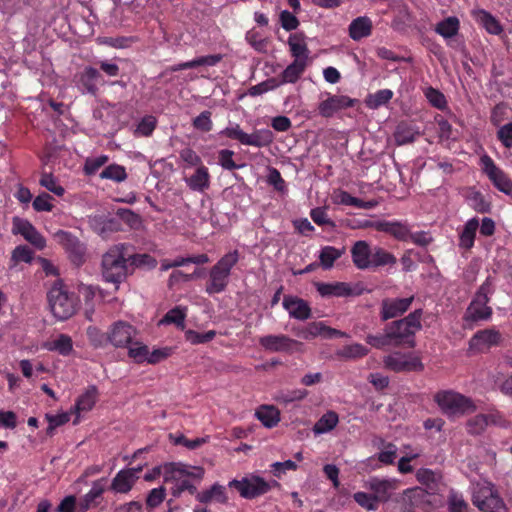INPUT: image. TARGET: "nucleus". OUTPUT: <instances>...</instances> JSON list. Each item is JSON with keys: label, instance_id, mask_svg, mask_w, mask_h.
<instances>
[{"label": "nucleus", "instance_id": "7c9ffc66", "mask_svg": "<svg viewBox=\"0 0 512 512\" xmlns=\"http://www.w3.org/2000/svg\"><path fill=\"white\" fill-rule=\"evenodd\" d=\"M308 63L293 60L280 74L279 85L296 83L305 72Z\"/></svg>", "mask_w": 512, "mask_h": 512}, {"label": "nucleus", "instance_id": "20e7f679", "mask_svg": "<svg viewBox=\"0 0 512 512\" xmlns=\"http://www.w3.org/2000/svg\"><path fill=\"white\" fill-rule=\"evenodd\" d=\"M493 292V281L492 278L488 276L478 288L472 301L468 305L463 317L465 322L474 323L487 321L492 317L493 310L488 306V303L490 301V295H492Z\"/></svg>", "mask_w": 512, "mask_h": 512}, {"label": "nucleus", "instance_id": "f704fd0d", "mask_svg": "<svg viewBox=\"0 0 512 512\" xmlns=\"http://www.w3.org/2000/svg\"><path fill=\"white\" fill-rule=\"evenodd\" d=\"M460 28L459 19L455 16H450L438 22L435 26V32L445 39H451L458 34Z\"/></svg>", "mask_w": 512, "mask_h": 512}, {"label": "nucleus", "instance_id": "a211bd4d", "mask_svg": "<svg viewBox=\"0 0 512 512\" xmlns=\"http://www.w3.org/2000/svg\"><path fill=\"white\" fill-rule=\"evenodd\" d=\"M283 307L288 311L290 317L297 320H307L311 317V308L307 301L296 296H285Z\"/></svg>", "mask_w": 512, "mask_h": 512}, {"label": "nucleus", "instance_id": "dca6fc26", "mask_svg": "<svg viewBox=\"0 0 512 512\" xmlns=\"http://www.w3.org/2000/svg\"><path fill=\"white\" fill-rule=\"evenodd\" d=\"M353 99L345 95H332L329 96L326 100L320 102L318 106L319 114L322 117L330 118L336 112L352 107L354 105Z\"/></svg>", "mask_w": 512, "mask_h": 512}, {"label": "nucleus", "instance_id": "c03bdc74", "mask_svg": "<svg viewBox=\"0 0 512 512\" xmlns=\"http://www.w3.org/2000/svg\"><path fill=\"white\" fill-rule=\"evenodd\" d=\"M337 203L347 206H354L361 209H372L377 205L375 200L364 201L352 196L347 191L341 190L337 196Z\"/></svg>", "mask_w": 512, "mask_h": 512}, {"label": "nucleus", "instance_id": "f8f14e48", "mask_svg": "<svg viewBox=\"0 0 512 512\" xmlns=\"http://www.w3.org/2000/svg\"><path fill=\"white\" fill-rule=\"evenodd\" d=\"M384 365L394 372L422 371L424 365L419 357L394 352L384 358Z\"/></svg>", "mask_w": 512, "mask_h": 512}, {"label": "nucleus", "instance_id": "4d7b16f0", "mask_svg": "<svg viewBox=\"0 0 512 512\" xmlns=\"http://www.w3.org/2000/svg\"><path fill=\"white\" fill-rule=\"evenodd\" d=\"M471 207L479 213H488L491 210V204L480 191H473L469 197Z\"/></svg>", "mask_w": 512, "mask_h": 512}, {"label": "nucleus", "instance_id": "a878e982", "mask_svg": "<svg viewBox=\"0 0 512 512\" xmlns=\"http://www.w3.org/2000/svg\"><path fill=\"white\" fill-rule=\"evenodd\" d=\"M196 499L202 504H209L213 501L219 504L228 503L226 488L219 483H214L209 489L198 492Z\"/></svg>", "mask_w": 512, "mask_h": 512}, {"label": "nucleus", "instance_id": "9d476101", "mask_svg": "<svg viewBox=\"0 0 512 512\" xmlns=\"http://www.w3.org/2000/svg\"><path fill=\"white\" fill-rule=\"evenodd\" d=\"M503 336L495 327L477 331L469 340V351L472 353L486 352L490 348L499 346Z\"/></svg>", "mask_w": 512, "mask_h": 512}, {"label": "nucleus", "instance_id": "69168bd1", "mask_svg": "<svg viewBox=\"0 0 512 512\" xmlns=\"http://www.w3.org/2000/svg\"><path fill=\"white\" fill-rule=\"evenodd\" d=\"M100 177L103 179H111L121 182L126 178L125 168L119 165H109L101 173Z\"/></svg>", "mask_w": 512, "mask_h": 512}, {"label": "nucleus", "instance_id": "e2e57ef3", "mask_svg": "<svg viewBox=\"0 0 512 512\" xmlns=\"http://www.w3.org/2000/svg\"><path fill=\"white\" fill-rule=\"evenodd\" d=\"M32 259L33 251L26 245H19L12 251L11 262H13V266L19 262L30 263Z\"/></svg>", "mask_w": 512, "mask_h": 512}, {"label": "nucleus", "instance_id": "9b49d317", "mask_svg": "<svg viewBox=\"0 0 512 512\" xmlns=\"http://www.w3.org/2000/svg\"><path fill=\"white\" fill-rule=\"evenodd\" d=\"M54 239L65 249L68 253L69 259L77 266L84 262L85 246L84 244L72 233L58 230L54 234Z\"/></svg>", "mask_w": 512, "mask_h": 512}, {"label": "nucleus", "instance_id": "2f4dec72", "mask_svg": "<svg viewBox=\"0 0 512 512\" xmlns=\"http://www.w3.org/2000/svg\"><path fill=\"white\" fill-rule=\"evenodd\" d=\"M221 60H222L221 54L206 55V56H201V57L195 58V59L187 61V62H182V63L176 64L171 68V70L176 72V71L196 68L199 66H215Z\"/></svg>", "mask_w": 512, "mask_h": 512}, {"label": "nucleus", "instance_id": "ea45409f", "mask_svg": "<svg viewBox=\"0 0 512 512\" xmlns=\"http://www.w3.org/2000/svg\"><path fill=\"white\" fill-rule=\"evenodd\" d=\"M157 119L153 115H145L142 117L135 128L133 129V135L136 138L150 137L157 127Z\"/></svg>", "mask_w": 512, "mask_h": 512}, {"label": "nucleus", "instance_id": "1a4fd4ad", "mask_svg": "<svg viewBox=\"0 0 512 512\" xmlns=\"http://www.w3.org/2000/svg\"><path fill=\"white\" fill-rule=\"evenodd\" d=\"M480 166L482 173L487 176L497 190L506 195L512 194L511 178L504 170L495 164L494 160L488 154H483L480 157Z\"/></svg>", "mask_w": 512, "mask_h": 512}, {"label": "nucleus", "instance_id": "412c9836", "mask_svg": "<svg viewBox=\"0 0 512 512\" xmlns=\"http://www.w3.org/2000/svg\"><path fill=\"white\" fill-rule=\"evenodd\" d=\"M288 45L290 54L295 61L308 63L310 51L306 43V36L303 32L290 34Z\"/></svg>", "mask_w": 512, "mask_h": 512}, {"label": "nucleus", "instance_id": "3c124183", "mask_svg": "<svg viewBox=\"0 0 512 512\" xmlns=\"http://www.w3.org/2000/svg\"><path fill=\"white\" fill-rule=\"evenodd\" d=\"M216 336L215 330H209L204 333L189 329L185 332V339L192 345L205 344L212 341Z\"/></svg>", "mask_w": 512, "mask_h": 512}, {"label": "nucleus", "instance_id": "aec40b11", "mask_svg": "<svg viewBox=\"0 0 512 512\" xmlns=\"http://www.w3.org/2000/svg\"><path fill=\"white\" fill-rule=\"evenodd\" d=\"M386 327L394 345L408 344L409 347H414L415 332L412 329L406 325H401L399 320L391 322Z\"/></svg>", "mask_w": 512, "mask_h": 512}, {"label": "nucleus", "instance_id": "c756f323", "mask_svg": "<svg viewBox=\"0 0 512 512\" xmlns=\"http://www.w3.org/2000/svg\"><path fill=\"white\" fill-rule=\"evenodd\" d=\"M372 21L367 16H360L352 20L349 25V36L355 40L359 41L362 38H366L372 33Z\"/></svg>", "mask_w": 512, "mask_h": 512}, {"label": "nucleus", "instance_id": "4be33fe9", "mask_svg": "<svg viewBox=\"0 0 512 512\" xmlns=\"http://www.w3.org/2000/svg\"><path fill=\"white\" fill-rule=\"evenodd\" d=\"M118 218L128 223V210L118 209L116 217L95 216L92 219V225L95 228H99L100 233L115 232L121 227Z\"/></svg>", "mask_w": 512, "mask_h": 512}, {"label": "nucleus", "instance_id": "6ab92c4d", "mask_svg": "<svg viewBox=\"0 0 512 512\" xmlns=\"http://www.w3.org/2000/svg\"><path fill=\"white\" fill-rule=\"evenodd\" d=\"M351 258L354 266L359 270L370 269L372 249L367 241H356L351 247Z\"/></svg>", "mask_w": 512, "mask_h": 512}, {"label": "nucleus", "instance_id": "cd10ccee", "mask_svg": "<svg viewBox=\"0 0 512 512\" xmlns=\"http://www.w3.org/2000/svg\"><path fill=\"white\" fill-rule=\"evenodd\" d=\"M187 186L192 191L204 192L210 187V173L206 166L200 165L195 172L185 179Z\"/></svg>", "mask_w": 512, "mask_h": 512}, {"label": "nucleus", "instance_id": "4c0bfd02", "mask_svg": "<svg viewBox=\"0 0 512 512\" xmlns=\"http://www.w3.org/2000/svg\"><path fill=\"white\" fill-rule=\"evenodd\" d=\"M256 417L265 427L273 428L280 421V412L274 406L264 405L256 411Z\"/></svg>", "mask_w": 512, "mask_h": 512}, {"label": "nucleus", "instance_id": "052dcab7", "mask_svg": "<svg viewBox=\"0 0 512 512\" xmlns=\"http://www.w3.org/2000/svg\"><path fill=\"white\" fill-rule=\"evenodd\" d=\"M73 349L72 339L65 334H61L56 340L51 343L49 350L58 351L61 355L67 356Z\"/></svg>", "mask_w": 512, "mask_h": 512}, {"label": "nucleus", "instance_id": "ddd939ff", "mask_svg": "<svg viewBox=\"0 0 512 512\" xmlns=\"http://www.w3.org/2000/svg\"><path fill=\"white\" fill-rule=\"evenodd\" d=\"M136 347L130 346V358L135 359L137 363L147 362L149 364H158L170 357L174 349L172 347H162L149 351L147 345L135 343Z\"/></svg>", "mask_w": 512, "mask_h": 512}, {"label": "nucleus", "instance_id": "774afa93", "mask_svg": "<svg viewBox=\"0 0 512 512\" xmlns=\"http://www.w3.org/2000/svg\"><path fill=\"white\" fill-rule=\"evenodd\" d=\"M416 479L422 485L427 486L430 489H433L437 484V474L428 468H420L416 472Z\"/></svg>", "mask_w": 512, "mask_h": 512}, {"label": "nucleus", "instance_id": "f257e3e1", "mask_svg": "<svg viewBox=\"0 0 512 512\" xmlns=\"http://www.w3.org/2000/svg\"><path fill=\"white\" fill-rule=\"evenodd\" d=\"M203 476L202 467H193L189 470L181 463H169L164 466L163 479L167 485H170V493L174 498H179L184 492L196 496L198 492L194 481L199 482Z\"/></svg>", "mask_w": 512, "mask_h": 512}, {"label": "nucleus", "instance_id": "338daca9", "mask_svg": "<svg viewBox=\"0 0 512 512\" xmlns=\"http://www.w3.org/2000/svg\"><path fill=\"white\" fill-rule=\"evenodd\" d=\"M87 336L94 347H104L108 344L107 332H102L95 326L87 328Z\"/></svg>", "mask_w": 512, "mask_h": 512}, {"label": "nucleus", "instance_id": "603ef678", "mask_svg": "<svg viewBox=\"0 0 512 512\" xmlns=\"http://www.w3.org/2000/svg\"><path fill=\"white\" fill-rule=\"evenodd\" d=\"M131 266L152 270L157 266V260L150 254H133L130 255V267Z\"/></svg>", "mask_w": 512, "mask_h": 512}, {"label": "nucleus", "instance_id": "423d86ee", "mask_svg": "<svg viewBox=\"0 0 512 512\" xmlns=\"http://www.w3.org/2000/svg\"><path fill=\"white\" fill-rule=\"evenodd\" d=\"M471 500L482 512H508L503 498L491 482L478 483L474 487Z\"/></svg>", "mask_w": 512, "mask_h": 512}, {"label": "nucleus", "instance_id": "49530a36", "mask_svg": "<svg viewBox=\"0 0 512 512\" xmlns=\"http://www.w3.org/2000/svg\"><path fill=\"white\" fill-rule=\"evenodd\" d=\"M97 389L95 386H92L87 389V391L82 394L75 405L76 412L80 414L81 412H86L92 409L96 402Z\"/></svg>", "mask_w": 512, "mask_h": 512}, {"label": "nucleus", "instance_id": "7ed1b4c3", "mask_svg": "<svg viewBox=\"0 0 512 512\" xmlns=\"http://www.w3.org/2000/svg\"><path fill=\"white\" fill-rule=\"evenodd\" d=\"M239 261V252L231 251L223 255L209 271V280L205 286L208 295L222 293L229 284L231 270Z\"/></svg>", "mask_w": 512, "mask_h": 512}, {"label": "nucleus", "instance_id": "5fc2aeb1", "mask_svg": "<svg viewBox=\"0 0 512 512\" xmlns=\"http://www.w3.org/2000/svg\"><path fill=\"white\" fill-rule=\"evenodd\" d=\"M307 395L308 392L305 389L281 391L276 396V401L280 404H289L295 401L303 400Z\"/></svg>", "mask_w": 512, "mask_h": 512}, {"label": "nucleus", "instance_id": "5701e85b", "mask_svg": "<svg viewBox=\"0 0 512 512\" xmlns=\"http://www.w3.org/2000/svg\"><path fill=\"white\" fill-rule=\"evenodd\" d=\"M375 229L393 236L398 241L409 240L410 228L408 224L399 221H380L375 224Z\"/></svg>", "mask_w": 512, "mask_h": 512}, {"label": "nucleus", "instance_id": "c9c22d12", "mask_svg": "<svg viewBox=\"0 0 512 512\" xmlns=\"http://www.w3.org/2000/svg\"><path fill=\"white\" fill-rule=\"evenodd\" d=\"M102 81L101 73L93 67H86L80 76L81 85L91 94L96 93L97 84Z\"/></svg>", "mask_w": 512, "mask_h": 512}, {"label": "nucleus", "instance_id": "f03ea898", "mask_svg": "<svg viewBox=\"0 0 512 512\" xmlns=\"http://www.w3.org/2000/svg\"><path fill=\"white\" fill-rule=\"evenodd\" d=\"M47 301L52 315L59 321L71 318L78 310L79 298L68 290L62 280H56L47 292Z\"/></svg>", "mask_w": 512, "mask_h": 512}, {"label": "nucleus", "instance_id": "b1692460", "mask_svg": "<svg viewBox=\"0 0 512 512\" xmlns=\"http://www.w3.org/2000/svg\"><path fill=\"white\" fill-rule=\"evenodd\" d=\"M108 343L115 348L128 346V323L118 320L110 325L107 330Z\"/></svg>", "mask_w": 512, "mask_h": 512}, {"label": "nucleus", "instance_id": "393cba45", "mask_svg": "<svg viewBox=\"0 0 512 512\" xmlns=\"http://www.w3.org/2000/svg\"><path fill=\"white\" fill-rule=\"evenodd\" d=\"M369 488L374 493L378 502H386L390 499L392 491L397 488L396 480L372 478L369 481Z\"/></svg>", "mask_w": 512, "mask_h": 512}, {"label": "nucleus", "instance_id": "473e14b6", "mask_svg": "<svg viewBox=\"0 0 512 512\" xmlns=\"http://www.w3.org/2000/svg\"><path fill=\"white\" fill-rule=\"evenodd\" d=\"M397 258L394 254L388 252L382 247H374L372 249L370 269H377L384 266H394Z\"/></svg>", "mask_w": 512, "mask_h": 512}, {"label": "nucleus", "instance_id": "4468645a", "mask_svg": "<svg viewBox=\"0 0 512 512\" xmlns=\"http://www.w3.org/2000/svg\"><path fill=\"white\" fill-rule=\"evenodd\" d=\"M414 296L407 298H385L381 302V319L383 321L399 317L409 310Z\"/></svg>", "mask_w": 512, "mask_h": 512}, {"label": "nucleus", "instance_id": "f3484780", "mask_svg": "<svg viewBox=\"0 0 512 512\" xmlns=\"http://www.w3.org/2000/svg\"><path fill=\"white\" fill-rule=\"evenodd\" d=\"M297 341L284 334L266 335L259 338V344L270 352H289Z\"/></svg>", "mask_w": 512, "mask_h": 512}, {"label": "nucleus", "instance_id": "39448f33", "mask_svg": "<svg viewBox=\"0 0 512 512\" xmlns=\"http://www.w3.org/2000/svg\"><path fill=\"white\" fill-rule=\"evenodd\" d=\"M125 244L112 247L102 258V275L105 281L116 285L121 283L127 274Z\"/></svg>", "mask_w": 512, "mask_h": 512}, {"label": "nucleus", "instance_id": "a19ab883", "mask_svg": "<svg viewBox=\"0 0 512 512\" xmlns=\"http://www.w3.org/2000/svg\"><path fill=\"white\" fill-rule=\"evenodd\" d=\"M475 18L490 34L498 35L502 32L500 23L491 13L481 9L475 12Z\"/></svg>", "mask_w": 512, "mask_h": 512}, {"label": "nucleus", "instance_id": "e433bc0d", "mask_svg": "<svg viewBox=\"0 0 512 512\" xmlns=\"http://www.w3.org/2000/svg\"><path fill=\"white\" fill-rule=\"evenodd\" d=\"M339 422V416L335 411H327L313 426L315 434H325L332 431Z\"/></svg>", "mask_w": 512, "mask_h": 512}, {"label": "nucleus", "instance_id": "c85d7f7f", "mask_svg": "<svg viewBox=\"0 0 512 512\" xmlns=\"http://www.w3.org/2000/svg\"><path fill=\"white\" fill-rule=\"evenodd\" d=\"M419 135V128L415 124L402 121L396 126L394 139L398 145H405L414 142Z\"/></svg>", "mask_w": 512, "mask_h": 512}, {"label": "nucleus", "instance_id": "bb28decb", "mask_svg": "<svg viewBox=\"0 0 512 512\" xmlns=\"http://www.w3.org/2000/svg\"><path fill=\"white\" fill-rule=\"evenodd\" d=\"M316 289L322 297H347L352 295V288L345 282L316 283Z\"/></svg>", "mask_w": 512, "mask_h": 512}, {"label": "nucleus", "instance_id": "0e129e2a", "mask_svg": "<svg viewBox=\"0 0 512 512\" xmlns=\"http://www.w3.org/2000/svg\"><path fill=\"white\" fill-rule=\"evenodd\" d=\"M325 326L326 325L323 322H311L306 326V328L298 333V336L305 340H309L317 336H323Z\"/></svg>", "mask_w": 512, "mask_h": 512}, {"label": "nucleus", "instance_id": "8fccbe9b", "mask_svg": "<svg viewBox=\"0 0 512 512\" xmlns=\"http://www.w3.org/2000/svg\"><path fill=\"white\" fill-rule=\"evenodd\" d=\"M424 95L433 107L439 110H443L447 107L445 95L440 90L429 86L424 89Z\"/></svg>", "mask_w": 512, "mask_h": 512}, {"label": "nucleus", "instance_id": "58836bf2", "mask_svg": "<svg viewBox=\"0 0 512 512\" xmlns=\"http://www.w3.org/2000/svg\"><path fill=\"white\" fill-rule=\"evenodd\" d=\"M187 316V308L176 306L170 309L159 321L158 325L174 324L179 328H184L185 319Z\"/></svg>", "mask_w": 512, "mask_h": 512}, {"label": "nucleus", "instance_id": "09e8293b", "mask_svg": "<svg viewBox=\"0 0 512 512\" xmlns=\"http://www.w3.org/2000/svg\"><path fill=\"white\" fill-rule=\"evenodd\" d=\"M394 93L390 89H381L374 94H370L367 99V105L372 109H377L386 105L393 97Z\"/></svg>", "mask_w": 512, "mask_h": 512}, {"label": "nucleus", "instance_id": "72a5a7b5", "mask_svg": "<svg viewBox=\"0 0 512 512\" xmlns=\"http://www.w3.org/2000/svg\"><path fill=\"white\" fill-rule=\"evenodd\" d=\"M479 221L476 217L468 220L460 234L459 245L465 249H471L474 246Z\"/></svg>", "mask_w": 512, "mask_h": 512}, {"label": "nucleus", "instance_id": "37998d69", "mask_svg": "<svg viewBox=\"0 0 512 512\" xmlns=\"http://www.w3.org/2000/svg\"><path fill=\"white\" fill-rule=\"evenodd\" d=\"M345 253V248L337 249L334 246H324L319 254L320 264L323 269H331L334 262Z\"/></svg>", "mask_w": 512, "mask_h": 512}, {"label": "nucleus", "instance_id": "79ce46f5", "mask_svg": "<svg viewBox=\"0 0 512 512\" xmlns=\"http://www.w3.org/2000/svg\"><path fill=\"white\" fill-rule=\"evenodd\" d=\"M274 139V135L270 129H257L253 133L248 134L247 146L266 147L269 146Z\"/></svg>", "mask_w": 512, "mask_h": 512}, {"label": "nucleus", "instance_id": "864d4df0", "mask_svg": "<svg viewBox=\"0 0 512 512\" xmlns=\"http://www.w3.org/2000/svg\"><path fill=\"white\" fill-rule=\"evenodd\" d=\"M488 426L486 414H478L467 421L466 429L471 435H480Z\"/></svg>", "mask_w": 512, "mask_h": 512}, {"label": "nucleus", "instance_id": "6e6d98bb", "mask_svg": "<svg viewBox=\"0 0 512 512\" xmlns=\"http://www.w3.org/2000/svg\"><path fill=\"white\" fill-rule=\"evenodd\" d=\"M353 499L359 506L366 510L375 511L378 509V501L373 494L359 491L354 493Z\"/></svg>", "mask_w": 512, "mask_h": 512}, {"label": "nucleus", "instance_id": "a18cd8bd", "mask_svg": "<svg viewBox=\"0 0 512 512\" xmlns=\"http://www.w3.org/2000/svg\"><path fill=\"white\" fill-rule=\"evenodd\" d=\"M105 489V479L95 481L91 490L84 496L81 503L83 509L87 510L97 505V499L101 497Z\"/></svg>", "mask_w": 512, "mask_h": 512}, {"label": "nucleus", "instance_id": "de8ad7c7", "mask_svg": "<svg viewBox=\"0 0 512 512\" xmlns=\"http://www.w3.org/2000/svg\"><path fill=\"white\" fill-rule=\"evenodd\" d=\"M369 350L362 344L354 343L343 346L338 350L337 355L343 359H358L366 356Z\"/></svg>", "mask_w": 512, "mask_h": 512}, {"label": "nucleus", "instance_id": "bf43d9fd", "mask_svg": "<svg viewBox=\"0 0 512 512\" xmlns=\"http://www.w3.org/2000/svg\"><path fill=\"white\" fill-rule=\"evenodd\" d=\"M234 151L229 149H222L218 152V164L228 171H233L242 167V165L236 164L233 160Z\"/></svg>", "mask_w": 512, "mask_h": 512}, {"label": "nucleus", "instance_id": "6e6552de", "mask_svg": "<svg viewBox=\"0 0 512 512\" xmlns=\"http://www.w3.org/2000/svg\"><path fill=\"white\" fill-rule=\"evenodd\" d=\"M279 485L277 481L267 482L264 478L256 475L244 477L241 480L233 479L229 482L230 488L236 489L240 496L245 499H254L269 492L273 486Z\"/></svg>", "mask_w": 512, "mask_h": 512}, {"label": "nucleus", "instance_id": "680f3d73", "mask_svg": "<svg viewBox=\"0 0 512 512\" xmlns=\"http://www.w3.org/2000/svg\"><path fill=\"white\" fill-rule=\"evenodd\" d=\"M245 39L247 42L258 52H265L267 48V39L255 29L249 30L246 33Z\"/></svg>", "mask_w": 512, "mask_h": 512}, {"label": "nucleus", "instance_id": "2eb2a0df", "mask_svg": "<svg viewBox=\"0 0 512 512\" xmlns=\"http://www.w3.org/2000/svg\"><path fill=\"white\" fill-rule=\"evenodd\" d=\"M13 232L21 234L25 240L34 245L37 249H43L46 245L45 238L27 220L15 217L13 219Z\"/></svg>", "mask_w": 512, "mask_h": 512}, {"label": "nucleus", "instance_id": "13d9d810", "mask_svg": "<svg viewBox=\"0 0 512 512\" xmlns=\"http://www.w3.org/2000/svg\"><path fill=\"white\" fill-rule=\"evenodd\" d=\"M220 134L229 139L236 140L242 145H247L248 134L241 129L239 124L226 127Z\"/></svg>", "mask_w": 512, "mask_h": 512}, {"label": "nucleus", "instance_id": "0eeeda50", "mask_svg": "<svg viewBox=\"0 0 512 512\" xmlns=\"http://www.w3.org/2000/svg\"><path fill=\"white\" fill-rule=\"evenodd\" d=\"M434 401L447 415L464 414L476 410L470 398L454 391H439L435 394Z\"/></svg>", "mask_w": 512, "mask_h": 512}]
</instances>
